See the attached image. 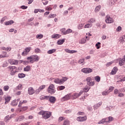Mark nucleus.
Wrapping results in <instances>:
<instances>
[{
    "label": "nucleus",
    "instance_id": "bf43d9fd",
    "mask_svg": "<svg viewBox=\"0 0 125 125\" xmlns=\"http://www.w3.org/2000/svg\"><path fill=\"white\" fill-rule=\"evenodd\" d=\"M64 113L65 114H70V113H72V110L71 109H67L64 111Z\"/></svg>",
    "mask_w": 125,
    "mask_h": 125
},
{
    "label": "nucleus",
    "instance_id": "f257e3e1",
    "mask_svg": "<svg viewBox=\"0 0 125 125\" xmlns=\"http://www.w3.org/2000/svg\"><path fill=\"white\" fill-rule=\"evenodd\" d=\"M39 115H42L43 119H49V118L51 117V112L44 111L43 110H42L39 112Z\"/></svg>",
    "mask_w": 125,
    "mask_h": 125
},
{
    "label": "nucleus",
    "instance_id": "1a4fd4ad",
    "mask_svg": "<svg viewBox=\"0 0 125 125\" xmlns=\"http://www.w3.org/2000/svg\"><path fill=\"white\" fill-rule=\"evenodd\" d=\"M8 62L11 65H18V60H17L9 59Z\"/></svg>",
    "mask_w": 125,
    "mask_h": 125
},
{
    "label": "nucleus",
    "instance_id": "bb28decb",
    "mask_svg": "<svg viewBox=\"0 0 125 125\" xmlns=\"http://www.w3.org/2000/svg\"><path fill=\"white\" fill-rule=\"evenodd\" d=\"M86 42V40L84 38L82 39L80 41H79V43L81 44H84Z\"/></svg>",
    "mask_w": 125,
    "mask_h": 125
},
{
    "label": "nucleus",
    "instance_id": "13d9d810",
    "mask_svg": "<svg viewBox=\"0 0 125 125\" xmlns=\"http://www.w3.org/2000/svg\"><path fill=\"white\" fill-rule=\"evenodd\" d=\"M72 32V29L68 28L67 30L65 31V35H67V34H70Z\"/></svg>",
    "mask_w": 125,
    "mask_h": 125
},
{
    "label": "nucleus",
    "instance_id": "e2e57ef3",
    "mask_svg": "<svg viewBox=\"0 0 125 125\" xmlns=\"http://www.w3.org/2000/svg\"><path fill=\"white\" fill-rule=\"evenodd\" d=\"M63 120H65V117H60L59 118V122H62Z\"/></svg>",
    "mask_w": 125,
    "mask_h": 125
},
{
    "label": "nucleus",
    "instance_id": "37998d69",
    "mask_svg": "<svg viewBox=\"0 0 125 125\" xmlns=\"http://www.w3.org/2000/svg\"><path fill=\"white\" fill-rule=\"evenodd\" d=\"M94 22H95V19L94 18H91L88 21V23H90L91 24H92V23H94Z\"/></svg>",
    "mask_w": 125,
    "mask_h": 125
},
{
    "label": "nucleus",
    "instance_id": "a19ab883",
    "mask_svg": "<svg viewBox=\"0 0 125 125\" xmlns=\"http://www.w3.org/2000/svg\"><path fill=\"white\" fill-rule=\"evenodd\" d=\"M54 82L55 83H62L61 82V79H59L58 78L56 79Z\"/></svg>",
    "mask_w": 125,
    "mask_h": 125
},
{
    "label": "nucleus",
    "instance_id": "9b49d317",
    "mask_svg": "<svg viewBox=\"0 0 125 125\" xmlns=\"http://www.w3.org/2000/svg\"><path fill=\"white\" fill-rule=\"evenodd\" d=\"M48 99L49 100L50 102L52 104H54L55 101H56V98L53 96H48Z\"/></svg>",
    "mask_w": 125,
    "mask_h": 125
},
{
    "label": "nucleus",
    "instance_id": "b1692460",
    "mask_svg": "<svg viewBox=\"0 0 125 125\" xmlns=\"http://www.w3.org/2000/svg\"><path fill=\"white\" fill-rule=\"evenodd\" d=\"M119 42H120V43H124L125 42V37H124L123 36H121L120 38Z\"/></svg>",
    "mask_w": 125,
    "mask_h": 125
},
{
    "label": "nucleus",
    "instance_id": "6e6d98bb",
    "mask_svg": "<svg viewBox=\"0 0 125 125\" xmlns=\"http://www.w3.org/2000/svg\"><path fill=\"white\" fill-rule=\"evenodd\" d=\"M83 62H84V59H80L78 61L79 64H82V63H83Z\"/></svg>",
    "mask_w": 125,
    "mask_h": 125
},
{
    "label": "nucleus",
    "instance_id": "052dcab7",
    "mask_svg": "<svg viewBox=\"0 0 125 125\" xmlns=\"http://www.w3.org/2000/svg\"><path fill=\"white\" fill-rule=\"evenodd\" d=\"M114 88H115L114 87H113V86H110L109 87V89L107 90V91H110V92H111L113 91V90H114Z\"/></svg>",
    "mask_w": 125,
    "mask_h": 125
},
{
    "label": "nucleus",
    "instance_id": "6ab92c4d",
    "mask_svg": "<svg viewBox=\"0 0 125 125\" xmlns=\"http://www.w3.org/2000/svg\"><path fill=\"white\" fill-rule=\"evenodd\" d=\"M117 72H118V67H114L113 69L112 70L110 74L111 75H116L117 73Z\"/></svg>",
    "mask_w": 125,
    "mask_h": 125
},
{
    "label": "nucleus",
    "instance_id": "9d476101",
    "mask_svg": "<svg viewBox=\"0 0 125 125\" xmlns=\"http://www.w3.org/2000/svg\"><path fill=\"white\" fill-rule=\"evenodd\" d=\"M71 98V94H68L62 98V101H67Z\"/></svg>",
    "mask_w": 125,
    "mask_h": 125
},
{
    "label": "nucleus",
    "instance_id": "4d7b16f0",
    "mask_svg": "<svg viewBox=\"0 0 125 125\" xmlns=\"http://www.w3.org/2000/svg\"><path fill=\"white\" fill-rule=\"evenodd\" d=\"M101 44V43L100 42H97V44H96V46L97 47V49H99L100 48V45Z\"/></svg>",
    "mask_w": 125,
    "mask_h": 125
},
{
    "label": "nucleus",
    "instance_id": "2eb2a0df",
    "mask_svg": "<svg viewBox=\"0 0 125 125\" xmlns=\"http://www.w3.org/2000/svg\"><path fill=\"white\" fill-rule=\"evenodd\" d=\"M77 120L78 122H84V121H86V116L78 117Z\"/></svg>",
    "mask_w": 125,
    "mask_h": 125
},
{
    "label": "nucleus",
    "instance_id": "f8f14e48",
    "mask_svg": "<svg viewBox=\"0 0 125 125\" xmlns=\"http://www.w3.org/2000/svg\"><path fill=\"white\" fill-rule=\"evenodd\" d=\"M44 88H45V85H42L40 86L39 87V88L36 89L35 91L36 94H39V93H40V91H41V90H42V89H44Z\"/></svg>",
    "mask_w": 125,
    "mask_h": 125
},
{
    "label": "nucleus",
    "instance_id": "39448f33",
    "mask_svg": "<svg viewBox=\"0 0 125 125\" xmlns=\"http://www.w3.org/2000/svg\"><path fill=\"white\" fill-rule=\"evenodd\" d=\"M31 49L32 48L31 47H27L24 49V50L21 53V55L22 56H26V55H28V53L31 51Z\"/></svg>",
    "mask_w": 125,
    "mask_h": 125
},
{
    "label": "nucleus",
    "instance_id": "5701e85b",
    "mask_svg": "<svg viewBox=\"0 0 125 125\" xmlns=\"http://www.w3.org/2000/svg\"><path fill=\"white\" fill-rule=\"evenodd\" d=\"M2 54L3 55H0V58H5L6 57H8V56L7 55V52L3 51Z\"/></svg>",
    "mask_w": 125,
    "mask_h": 125
},
{
    "label": "nucleus",
    "instance_id": "3c124183",
    "mask_svg": "<svg viewBox=\"0 0 125 125\" xmlns=\"http://www.w3.org/2000/svg\"><path fill=\"white\" fill-rule=\"evenodd\" d=\"M95 80L97 83H99L100 82V77L99 76H96L95 77Z\"/></svg>",
    "mask_w": 125,
    "mask_h": 125
},
{
    "label": "nucleus",
    "instance_id": "393cba45",
    "mask_svg": "<svg viewBox=\"0 0 125 125\" xmlns=\"http://www.w3.org/2000/svg\"><path fill=\"white\" fill-rule=\"evenodd\" d=\"M83 26H84V23H80L78 24L77 28L78 30H82V29H83Z\"/></svg>",
    "mask_w": 125,
    "mask_h": 125
},
{
    "label": "nucleus",
    "instance_id": "6e6552de",
    "mask_svg": "<svg viewBox=\"0 0 125 125\" xmlns=\"http://www.w3.org/2000/svg\"><path fill=\"white\" fill-rule=\"evenodd\" d=\"M81 71L84 74H89L92 72V69L89 68H84L81 70Z\"/></svg>",
    "mask_w": 125,
    "mask_h": 125
},
{
    "label": "nucleus",
    "instance_id": "c9c22d12",
    "mask_svg": "<svg viewBox=\"0 0 125 125\" xmlns=\"http://www.w3.org/2000/svg\"><path fill=\"white\" fill-rule=\"evenodd\" d=\"M24 72H29L30 70H31V67L29 65L27 66L26 67H24L23 69Z\"/></svg>",
    "mask_w": 125,
    "mask_h": 125
},
{
    "label": "nucleus",
    "instance_id": "864d4df0",
    "mask_svg": "<svg viewBox=\"0 0 125 125\" xmlns=\"http://www.w3.org/2000/svg\"><path fill=\"white\" fill-rule=\"evenodd\" d=\"M69 124L70 122H69V120H64L63 125H69Z\"/></svg>",
    "mask_w": 125,
    "mask_h": 125
},
{
    "label": "nucleus",
    "instance_id": "774afa93",
    "mask_svg": "<svg viewBox=\"0 0 125 125\" xmlns=\"http://www.w3.org/2000/svg\"><path fill=\"white\" fill-rule=\"evenodd\" d=\"M119 90L121 92H125V87L121 88Z\"/></svg>",
    "mask_w": 125,
    "mask_h": 125
},
{
    "label": "nucleus",
    "instance_id": "4c0bfd02",
    "mask_svg": "<svg viewBox=\"0 0 125 125\" xmlns=\"http://www.w3.org/2000/svg\"><path fill=\"white\" fill-rule=\"evenodd\" d=\"M68 78L66 77H63L62 79H61V82H62V83H65V82H66Z\"/></svg>",
    "mask_w": 125,
    "mask_h": 125
},
{
    "label": "nucleus",
    "instance_id": "c03bdc74",
    "mask_svg": "<svg viewBox=\"0 0 125 125\" xmlns=\"http://www.w3.org/2000/svg\"><path fill=\"white\" fill-rule=\"evenodd\" d=\"M95 84L94 82L90 81L88 83H87V84L89 85V86H93V85Z\"/></svg>",
    "mask_w": 125,
    "mask_h": 125
},
{
    "label": "nucleus",
    "instance_id": "c756f323",
    "mask_svg": "<svg viewBox=\"0 0 125 125\" xmlns=\"http://www.w3.org/2000/svg\"><path fill=\"white\" fill-rule=\"evenodd\" d=\"M107 118H104L102 120H101L100 122L98 123V125H101L104 124L106 121Z\"/></svg>",
    "mask_w": 125,
    "mask_h": 125
},
{
    "label": "nucleus",
    "instance_id": "cd10ccee",
    "mask_svg": "<svg viewBox=\"0 0 125 125\" xmlns=\"http://www.w3.org/2000/svg\"><path fill=\"white\" fill-rule=\"evenodd\" d=\"M90 89V87L88 86H85V87L83 89V92H88Z\"/></svg>",
    "mask_w": 125,
    "mask_h": 125
},
{
    "label": "nucleus",
    "instance_id": "603ef678",
    "mask_svg": "<svg viewBox=\"0 0 125 125\" xmlns=\"http://www.w3.org/2000/svg\"><path fill=\"white\" fill-rule=\"evenodd\" d=\"M7 66H8V63L6 62H4L2 65L3 68H4L5 67H7Z\"/></svg>",
    "mask_w": 125,
    "mask_h": 125
},
{
    "label": "nucleus",
    "instance_id": "20e7f679",
    "mask_svg": "<svg viewBox=\"0 0 125 125\" xmlns=\"http://www.w3.org/2000/svg\"><path fill=\"white\" fill-rule=\"evenodd\" d=\"M83 93V91L81 90L79 93H74L72 95V99H77V98H79L82 94Z\"/></svg>",
    "mask_w": 125,
    "mask_h": 125
},
{
    "label": "nucleus",
    "instance_id": "7c9ffc66",
    "mask_svg": "<svg viewBox=\"0 0 125 125\" xmlns=\"http://www.w3.org/2000/svg\"><path fill=\"white\" fill-rule=\"evenodd\" d=\"M91 27H92V23H86L84 26V28L85 29L88 28H91Z\"/></svg>",
    "mask_w": 125,
    "mask_h": 125
},
{
    "label": "nucleus",
    "instance_id": "5fc2aeb1",
    "mask_svg": "<svg viewBox=\"0 0 125 125\" xmlns=\"http://www.w3.org/2000/svg\"><path fill=\"white\" fill-rule=\"evenodd\" d=\"M61 32H62V33L63 35H66V28L61 29Z\"/></svg>",
    "mask_w": 125,
    "mask_h": 125
},
{
    "label": "nucleus",
    "instance_id": "f03ea898",
    "mask_svg": "<svg viewBox=\"0 0 125 125\" xmlns=\"http://www.w3.org/2000/svg\"><path fill=\"white\" fill-rule=\"evenodd\" d=\"M9 71L10 72V75L11 76H14L15 73H17V67L13 66H9L7 67Z\"/></svg>",
    "mask_w": 125,
    "mask_h": 125
},
{
    "label": "nucleus",
    "instance_id": "412c9836",
    "mask_svg": "<svg viewBox=\"0 0 125 125\" xmlns=\"http://www.w3.org/2000/svg\"><path fill=\"white\" fill-rule=\"evenodd\" d=\"M101 7H102L100 5L97 6L94 10L95 12L96 13H97V12H99V11H100V9H101Z\"/></svg>",
    "mask_w": 125,
    "mask_h": 125
},
{
    "label": "nucleus",
    "instance_id": "dca6fc26",
    "mask_svg": "<svg viewBox=\"0 0 125 125\" xmlns=\"http://www.w3.org/2000/svg\"><path fill=\"white\" fill-rule=\"evenodd\" d=\"M4 98L5 101L4 104H8V103L10 101V100L11 99V97L8 96H4Z\"/></svg>",
    "mask_w": 125,
    "mask_h": 125
},
{
    "label": "nucleus",
    "instance_id": "aec40b11",
    "mask_svg": "<svg viewBox=\"0 0 125 125\" xmlns=\"http://www.w3.org/2000/svg\"><path fill=\"white\" fill-rule=\"evenodd\" d=\"M61 37V35L58 34H54L51 36V39H59Z\"/></svg>",
    "mask_w": 125,
    "mask_h": 125
},
{
    "label": "nucleus",
    "instance_id": "ddd939ff",
    "mask_svg": "<svg viewBox=\"0 0 125 125\" xmlns=\"http://www.w3.org/2000/svg\"><path fill=\"white\" fill-rule=\"evenodd\" d=\"M28 93L29 95H33V94L35 93V89H34V88L32 87L28 88Z\"/></svg>",
    "mask_w": 125,
    "mask_h": 125
},
{
    "label": "nucleus",
    "instance_id": "49530a36",
    "mask_svg": "<svg viewBox=\"0 0 125 125\" xmlns=\"http://www.w3.org/2000/svg\"><path fill=\"white\" fill-rule=\"evenodd\" d=\"M55 17H56V14H50L48 18L50 19V18H54Z\"/></svg>",
    "mask_w": 125,
    "mask_h": 125
},
{
    "label": "nucleus",
    "instance_id": "a211bd4d",
    "mask_svg": "<svg viewBox=\"0 0 125 125\" xmlns=\"http://www.w3.org/2000/svg\"><path fill=\"white\" fill-rule=\"evenodd\" d=\"M24 119H25V116L21 115L16 118L15 122H21V121H23Z\"/></svg>",
    "mask_w": 125,
    "mask_h": 125
},
{
    "label": "nucleus",
    "instance_id": "58836bf2",
    "mask_svg": "<svg viewBox=\"0 0 125 125\" xmlns=\"http://www.w3.org/2000/svg\"><path fill=\"white\" fill-rule=\"evenodd\" d=\"M25 103H27V101L23 100L22 102L20 101L19 104L18 105V107H21V106H22V104H24Z\"/></svg>",
    "mask_w": 125,
    "mask_h": 125
},
{
    "label": "nucleus",
    "instance_id": "7ed1b4c3",
    "mask_svg": "<svg viewBox=\"0 0 125 125\" xmlns=\"http://www.w3.org/2000/svg\"><path fill=\"white\" fill-rule=\"evenodd\" d=\"M55 88V87L53 84H50L48 88V93H50V94H54V93H55V92H56V90Z\"/></svg>",
    "mask_w": 125,
    "mask_h": 125
},
{
    "label": "nucleus",
    "instance_id": "ea45409f",
    "mask_svg": "<svg viewBox=\"0 0 125 125\" xmlns=\"http://www.w3.org/2000/svg\"><path fill=\"white\" fill-rule=\"evenodd\" d=\"M10 119H11L10 118V116H9V115H7V116H6L5 117V119H4V121L6 122V123H8V121L10 120Z\"/></svg>",
    "mask_w": 125,
    "mask_h": 125
},
{
    "label": "nucleus",
    "instance_id": "473e14b6",
    "mask_svg": "<svg viewBox=\"0 0 125 125\" xmlns=\"http://www.w3.org/2000/svg\"><path fill=\"white\" fill-rule=\"evenodd\" d=\"M110 93V91H108V90H105L103 91L102 93V95L104 96L108 95Z\"/></svg>",
    "mask_w": 125,
    "mask_h": 125
},
{
    "label": "nucleus",
    "instance_id": "423d86ee",
    "mask_svg": "<svg viewBox=\"0 0 125 125\" xmlns=\"http://www.w3.org/2000/svg\"><path fill=\"white\" fill-rule=\"evenodd\" d=\"M40 60V57L37 55H32V60L29 61L30 63L33 64L34 62H38Z\"/></svg>",
    "mask_w": 125,
    "mask_h": 125
},
{
    "label": "nucleus",
    "instance_id": "338daca9",
    "mask_svg": "<svg viewBox=\"0 0 125 125\" xmlns=\"http://www.w3.org/2000/svg\"><path fill=\"white\" fill-rule=\"evenodd\" d=\"M125 96V94L123 93H119L118 95L119 97H124Z\"/></svg>",
    "mask_w": 125,
    "mask_h": 125
},
{
    "label": "nucleus",
    "instance_id": "a18cd8bd",
    "mask_svg": "<svg viewBox=\"0 0 125 125\" xmlns=\"http://www.w3.org/2000/svg\"><path fill=\"white\" fill-rule=\"evenodd\" d=\"M35 53L38 54V53H41V49L39 48H36L34 50Z\"/></svg>",
    "mask_w": 125,
    "mask_h": 125
},
{
    "label": "nucleus",
    "instance_id": "0e129e2a",
    "mask_svg": "<svg viewBox=\"0 0 125 125\" xmlns=\"http://www.w3.org/2000/svg\"><path fill=\"white\" fill-rule=\"evenodd\" d=\"M117 32H121L122 31V27L119 26L116 29Z\"/></svg>",
    "mask_w": 125,
    "mask_h": 125
},
{
    "label": "nucleus",
    "instance_id": "69168bd1",
    "mask_svg": "<svg viewBox=\"0 0 125 125\" xmlns=\"http://www.w3.org/2000/svg\"><path fill=\"white\" fill-rule=\"evenodd\" d=\"M86 81L87 82V83H89L91 81V78L90 77H87L86 79Z\"/></svg>",
    "mask_w": 125,
    "mask_h": 125
},
{
    "label": "nucleus",
    "instance_id": "e433bc0d",
    "mask_svg": "<svg viewBox=\"0 0 125 125\" xmlns=\"http://www.w3.org/2000/svg\"><path fill=\"white\" fill-rule=\"evenodd\" d=\"M25 75L24 73H19L18 74V77L20 79H23V78H25Z\"/></svg>",
    "mask_w": 125,
    "mask_h": 125
},
{
    "label": "nucleus",
    "instance_id": "680f3d73",
    "mask_svg": "<svg viewBox=\"0 0 125 125\" xmlns=\"http://www.w3.org/2000/svg\"><path fill=\"white\" fill-rule=\"evenodd\" d=\"M9 89V86L8 85H6L4 86V90L5 91H7Z\"/></svg>",
    "mask_w": 125,
    "mask_h": 125
},
{
    "label": "nucleus",
    "instance_id": "2f4dec72",
    "mask_svg": "<svg viewBox=\"0 0 125 125\" xmlns=\"http://www.w3.org/2000/svg\"><path fill=\"white\" fill-rule=\"evenodd\" d=\"M17 102H16V100H14L11 103V106H17Z\"/></svg>",
    "mask_w": 125,
    "mask_h": 125
},
{
    "label": "nucleus",
    "instance_id": "f3484780",
    "mask_svg": "<svg viewBox=\"0 0 125 125\" xmlns=\"http://www.w3.org/2000/svg\"><path fill=\"white\" fill-rule=\"evenodd\" d=\"M101 105H102V102H99L98 104L94 105V109L97 110L99 107H101Z\"/></svg>",
    "mask_w": 125,
    "mask_h": 125
},
{
    "label": "nucleus",
    "instance_id": "f704fd0d",
    "mask_svg": "<svg viewBox=\"0 0 125 125\" xmlns=\"http://www.w3.org/2000/svg\"><path fill=\"white\" fill-rule=\"evenodd\" d=\"M43 38V35L42 34H38L36 36V39H38V40H41Z\"/></svg>",
    "mask_w": 125,
    "mask_h": 125
},
{
    "label": "nucleus",
    "instance_id": "0eeeda50",
    "mask_svg": "<svg viewBox=\"0 0 125 125\" xmlns=\"http://www.w3.org/2000/svg\"><path fill=\"white\" fill-rule=\"evenodd\" d=\"M105 22L107 24L114 23V20L109 15H107L105 18Z\"/></svg>",
    "mask_w": 125,
    "mask_h": 125
},
{
    "label": "nucleus",
    "instance_id": "a878e982",
    "mask_svg": "<svg viewBox=\"0 0 125 125\" xmlns=\"http://www.w3.org/2000/svg\"><path fill=\"white\" fill-rule=\"evenodd\" d=\"M65 42V39H62V40H60L57 42L58 44L59 45H61V44H63L64 43V42Z\"/></svg>",
    "mask_w": 125,
    "mask_h": 125
},
{
    "label": "nucleus",
    "instance_id": "4be33fe9",
    "mask_svg": "<svg viewBox=\"0 0 125 125\" xmlns=\"http://www.w3.org/2000/svg\"><path fill=\"white\" fill-rule=\"evenodd\" d=\"M14 23V21L12 20H10L9 21H6L4 22V24L6 26L9 25H12Z\"/></svg>",
    "mask_w": 125,
    "mask_h": 125
},
{
    "label": "nucleus",
    "instance_id": "79ce46f5",
    "mask_svg": "<svg viewBox=\"0 0 125 125\" xmlns=\"http://www.w3.org/2000/svg\"><path fill=\"white\" fill-rule=\"evenodd\" d=\"M23 88V86L21 84H19L18 86H17L16 89L17 90H21Z\"/></svg>",
    "mask_w": 125,
    "mask_h": 125
},
{
    "label": "nucleus",
    "instance_id": "8fccbe9b",
    "mask_svg": "<svg viewBox=\"0 0 125 125\" xmlns=\"http://www.w3.org/2000/svg\"><path fill=\"white\" fill-rule=\"evenodd\" d=\"M42 2L43 5H46V4L48 3V1H47V0H42Z\"/></svg>",
    "mask_w": 125,
    "mask_h": 125
},
{
    "label": "nucleus",
    "instance_id": "c85d7f7f",
    "mask_svg": "<svg viewBox=\"0 0 125 125\" xmlns=\"http://www.w3.org/2000/svg\"><path fill=\"white\" fill-rule=\"evenodd\" d=\"M56 51V49H52L51 50H49L47 51L48 54H52V53H54Z\"/></svg>",
    "mask_w": 125,
    "mask_h": 125
},
{
    "label": "nucleus",
    "instance_id": "de8ad7c7",
    "mask_svg": "<svg viewBox=\"0 0 125 125\" xmlns=\"http://www.w3.org/2000/svg\"><path fill=\"white\" fill-rule=\"evenodd\" d=\"M6 19H7V17L6 16H5L2 19H1L0 21L1 24H2V23H3V22H4L5 20H6Z\"/></svg>",
    "mask_w": 125,
    "mask_h": 125
},
{
    "label": "nucleus",
    "instance_id": "4468645a",
    "mask_svg": "<svg viewBox=\"0 0 125 125\" xmlns=\"http://www.w3.org/2000/svg\"><path fill=\"white\" fill-rule=\"evenodd\" d=\"M64 51H65V52L67 53H70V54H73V53H77V52H78V51L77 50H70L69 49H64Z\"/></svg>",
    "mask_w": 125,
    "mask_h": 125
},
{
    "label": "nucleus",
    "instance_id": "72a5a7b5",
    "mask_svg": "<svg viewBox=\"0 0 125 125\" xmlns=\"http://www.w3.org/2000/svg\"><path fill=\"white\" fill-rule=\"evenodd\" d=\"M125 63V61H124V59H122L121 60L119 61V64L120 66H123Z\"/></svg>",
    "mask_w": 125,
    "mask_h": 125
},
{
    "label": "nucleus",
    "instance_id": "09e8293b",
    "mask_svg": "<svg viewBox=\"0 0 125 125\" xmlns=\"http://www.w3.org/2000/svg\"><path fill=\"white\" fill-rule=\"evenodd\" d=\"M65 89L64 86H60L58 87V90H63Z\"/></svg>",
    "mask_w": 125,
    "mask_h": 125
}]
</instances>
